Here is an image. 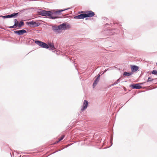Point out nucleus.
I'll return each mask as SVG.
<instances>
[{
	"mask_svg": "<svg viewBox=\"0 0 157 157\" xmlns=\"http://www.w3.org/2000/svg\"><path fill=\"white\" fill-rule=\"evenodd\" d=\"M35 42L41 47L46 48H49V46L48 45L41 41L36 40L35 41Z\"/></svg>",
	"mask_w": 157,
	"mask_h": 157,
	"instance_id": "nucleus-3",
	"label": "nucleus"
},
{
	"mask_svg": "<svg viewBox=\"0 0 157 157\" xmlns=\"http://www.w3.org/2000/svg\"><path fill=\"white\" fill-rule=\"evenodd\" d=\"M14 25L12 26L8 27V28H16V27H18L19 28H21L24 25V23L22 21H21L18 23V22L17 19H15L14 20Z\"/></svg>",
	"mask_w": 157,
	"mask_h": 157,
	"instance_id": "nucleus-2",
	"label": "nucleus"
},
{
	"mask_svg": "<svg viewBox=\"0 0 157 157\" xmlns=\"http://www.w3.org/2000/svg\"><path fill=\"white\" fill-rule=\"evenodd\" d=\"M66 10L67 9L59 10H53L51 11L42 10L40 12V14L42 16L47 17L49 18L55 19L58 18V15L60 14L61 12Z\"/></svg>",
	"mask_w": 157,
	"mask_h": 157,
	"instance_id": "nucleus-1",
	"label": "nucleus"
},
{
	"mask_svg": "<svg viewBox=\"0 0 157 157\" xmlns=\"http://www.w3.org/2000/svg\"><path fill=\"white\" fill-rule=\"evenodd\" d=\"M153 79H151V78L150 77H149V78H148V79L147 82H151V81H153Z\"/></svg>",
	"mask_w": 157,
	"mask_h": 157,
	"instance_id": "nucleus-20",
	"label": "nucleus"
},
{
	"mask_svg": "<svg viewBox=\"0 0 157 157\" xmlns=\"http://www.w3.org/2000/svg\"><path fill=\"white\" fill-rule=\"evenodd\" d=\"M18 13H12L10 15V17H14L15 16H17V15H18Z\"/></svg>",
	"mask_w": 157,
	"mask_h": 157,
	"instance_id": "nucleus-13",
	"label": "nucleus"
},
{
	"mask_svg": "<svg viewBox=\"0 0 157 157\" xmlns=\"http://www.w3.org/2000/svg\"><path fill=\"white\" fill-rule=\"evenodd\" d=\"M85 18H86L85 13L81 14L74 17V18L75 19H81Z\"/></svg>",
	"mask_w": 157,
	"mask_h": 157,
	"instance_id": "nucleus-8",
	"label": "nucleus"
},
{
	"mask_svg": "<svg viewBox=\"0 0 157 157\" xmlns=\"http://www.w3.org/2000/svg\"><path fill=\"white\" fill-rule=\"evenodd\" d=\"M88 105V101L86 100H84L83 103L82 108L81 109V110L83 111L85 110L87 108Z\"/></svg>",
	"mask_w": 157,
	"mask_h": 157,
	"instance_id": "nucleus-7",
	"label": "nucleus"
},
{
	"mask_svg": "<svg viewBox=\"0 0 157 157\" xmlns=\"http://www.w3.org/2000/svg\"><path fill=\"white\" fill-rule=\"evenodd\" d=\"M27 23L28 25H34L35 24H36V23L35 22H33V21H31V22H27Z\"/></svg>",
	"mask_w": 157,
	"mask_h": 157,
	"instance_id": "nucleus-15",
	"label": "nucleus"
},
{
	"mask_svg": "<svg viewBox=\"0 0 157 157\" xmlns=\"http://www.w3.org/2000/svg\"><path fill=\"white\" fill-rule=\"evenodd\" d=\"M98 82V80H95L93 84V87H94L97 84Z\"/></svg>",
	"mask_w": 157,
	"mask_h": 157,
	"instance_id": "nucleus-16",
	"label": "nucleus"
},
{
	"mask_svg": "<svg viewBox=\"0 0 157 157\" xmlns=\"http://www.w3.org/2000/svg\"><path fill=\"white\" fill-rule=\"evenodd\" d=\"M132 87L133 88L135 89H140L142 87L140 86L138 83L132 85Z\"/></svg>",
	"mask_w": 157,
	"mask_h": 157,
	"instance_id": "nucleus-11",
	"label": "nucleus"
},
{
	"mask_svg": "<svg viewBox=\"0 0 157 157\" xmlns=\"http://www.w3.org/2000/svg\"><path fill=\"white\" fill-rule=\"evenodd\" d=\"M49 46L51 48L52 50H53L54 49H55L54 45L53 44L50 43L49 44Z\"/></svg>",
	"mask_w": 157,
	"mask_h": 157,
	"instance_id": "nucleus-14",
	"label": "nucleus"
},
{
	"mask_svg": "<svg viewBox=\"0 0 157 157\" xmlns=\"http://www.w3.org/2000/svg\"><path fill=\"white\" fill-rule=\"evenodd\" d=\"M64 137V135H62L61 136L60 138L59 139V141L57 142L62 140L63 139Z\"/></svg>",
	"mask_w": 157,
	"mask_h": 157,
	"instance_id": "nucleus-17",
	"label": "nucleus"
},
{
	"mask_svg": "<svg viewBox=\"0 0 157 157\" xmlns=\"http://www.w3.org/2000/svg\"><path fill=\"white\" fill-rule=\"evenodd\" d=\"M84 12L85 13L86 17H92L95 15L94 13L91 10Z\"/></svg>",
	"mask_w": 157,
	"mask_h": 157,
	"instance_id": "nucleus-4",
	"label": "nucleus"
},
{
	"mask_svg": "<svg viewBox=\"0 0 157 157\" xmlns=\"http://www.w3.org/2000/svg\"><path fill=\"white\" fill-rule=\"evenodd\" d=\"M52 28L53 30L55 32H56V33H58L59 32V26H53L52 27Z\"/></svg>",
	"mask_w": 157,
	"mask_h": 157,
	"instance_id": "nucleus-9",
	"label": "nucleus"
},
{
	"mask_svg": "<svg viewBox=\"0 0 157 157\" xmlns=\"http://www.w3.org/2000/svg\"><path fill=\"white\" fill-rule=\"evenodd\" d=\"M58 26L59 31L65 29L66 27V25L63 24L60 25Z\"/></svg>",
	"mask_w": 157,
	"mask_h": 157,
	"instance_id": "nucleus-10",
	"label": "nucleus"
},
{
	"mask_svg": "<svg viewBox=\"0 0 157 157\" xmlns=\"http://www.w3.org/2000/svg\"><path fill=\"white\" fill-rule=\"evenodd\" d=\"M139 68V67L135 65H131V70L132 72L133 73V72L137 71L138 70Z\"/></svg>",
	"mask_w": 157,
	"mask_h": 157,
	"instance_id": "nucleus-6",
	"label": "nucleus"
},
{
	"mask_svg": "<svg viewBox=\"0 0 157 157\" xmlns=\"http://www.w3.org/2000/svg\"><path fill=\"white\" fill-rule=\"evenodd\" d=\"M152 73L156 75H157V71L156 70H153L152 72Z\"/></svg>",
	"mask_w": 157,
	"mask_h": 157,
	"instance_id": "nucleus-18",
	"label": "nucleus"
},
{
	"mask_svg": "<svg viewBox=\"0 0 157 157\" xmlns=\"http://www.w3.org/2000/svg\"><path fill=\"white\" fill-rule=\"evenodd\" d=\"M27 32L24 29H22L20 30H16L14 31V33L17 34L18 35H23L24 33Z\"/></svg>",
	"mask_w": 157,
	"mask_h": 157,
	"instance_id": "nucleus-5",
	"label": "nucleus"
},
{
	"mask_svg": "<svg viewBox=\"0 0 157 157\" xmlns=\"http://www.w3.org/2000/svg\"><path fill=\"white\" fill-rule=\"evenodd\" d=\"M132 74V72H124V73L123 75L125 76H129L131 75Z\"/></svg>",
	"mask_w": 157,
	"mask_h": 157,
	"instance_id": "nucleus-12",
	"label": "nucleus"
},
{
	"mask_svg": "<svg viewBox=\"0 0 157 157\" xmlns=\"http://www.w3.org/2000/svg\"><path fill=\"white\" fill-rule=\"evenodd\" d=\"M100 75H99L96 78V80H98L99 81V78L100 76Z\"/></svg>",
	"mask_w": 157,
	"mask_h": 157,
	"instance_id": "nucleus-21",
	"label": "nucleus"
},
{
	"mask_svg": "<svg viewBox=\"0 0 157 157\" xmlns=\"http://www.w3.org/2000/svg\"><path fill=\"white\" fill-rule=\"evenodd\" d=\"M1 17H2L1 16ZM3 18H10V15H6L2 17Z\"/></svg>",
	"mask_w": 157,
	"mask_h": 157,
	"instance_id": "nucleus-19",
	"label": "nucleus"
}]
</instances>
